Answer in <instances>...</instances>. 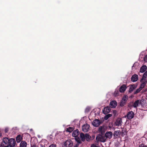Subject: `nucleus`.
Returning <instances> with one entry per match:
<instances>
[{
  "label": "nucleus",
  "instance_id": "obj_1",
  "mask_svg": "<svg viewBox=\"0 0 147 147\" xmlns=\"http://www.w3.org/2000/svg\"><path fill=\"white\" fill-rule=\"evenodd\" d=\"M16 144L15 140L13 138H3L0 147H14Z\"/></svg>",
  "mask_w": 147,
  "mask_h": 147
},
{
  "label": "nucleus",
  "instance_id": "obj_2",
  "mask_svg": "<svg viewBox=\"0 0 147 147\" xmlns=\"http://www.w3.org/2000/svg\"><path fill=\"white\" fill-rule=\"evenodd\" d=\"M80 134V132L78 130H76L74 131L72 135L73 137L75 138L77 142L79 143H81V141L80 140V139L78 137V136Z\"/></svg>",
  "mask_w": 147,
  "mask_h": 147
},
{
  "label": "nucleus",
  "instance_id": "obj_3",
  "mask_svg": "<svg viewBox=\"0 0 147 147\" xmlns=\"http://www.w3.org/2000/svg\"><path fill=\"white\" fill-rule=\"evenodd\" d=\"M80 138L81 140L83 142L86 140L88 141L90 140L91 137L90 136L87 134H84L83 133H81L80 134Z\"/></svg>",
  "mask_w": 147,
  "mask_h": 147
},
{
  "label": "nucleus",
  "instance_id": "obj_4",
  "mask_svg": "<svg viewBox=\"0 0 147 147\" xmlns=\"http://www.w3.org/2000/svg\"><path fill=\"white\" fill-rule=\"evenodd\" d=\"M128 98V96L127 95H125L123 97L120 103L121 106L123 107L124 106Z\"/></svg>",
  "mask_w": 147,
  "mask_h": 147
},
{
  "label": "nucleus",
  "instance_id": "obj_5",
  "mask_svg": "<svg viewBox=\"0 0 147 147\" xmlns=\"http://www.w3.org/2000/svg\"><path fill=\"white\" fill-rule=\"evenodd\" d=\"M96 139L98 141L102 142H105L106 141V138L105 136H102L101 135H98L96 137Z\"/></svg>",
  "mask_w": 147,
  "mask_h": 147
},
{
  "label": "nucleus",
  "instance_id": "obj_6",
  "mask_svg": "<svg viewBox=\"0 0 147 147\" xmlns=\"http://www.w3.org/2000/svg\"><path fill=\"white\" fill-rule=\"evenodd\" d=\"M73 145V142L70 140H66L64 143V145L66 147H71Z\"/></svg>",
  "mask_w": 147,
  "mask_h": 147
},
{
  "label": "nucleus",
  "instance_id": "obj_7",
  "mask_svg": "<svg viewBox=\"0 0 147 147\" xmlns=\"http://www.w3.org/2000/svg\"><path fill=\"white\" fill-rule=\"evenodd\" d=\"M101 122L98 119H95L92 122V125L95 127H98L101 124Z\"/></svg>",
  "mask_w": 147,
  "mask_h": 147
},
{
  "label": "nucleus",
  "instance_id": "obj_8",
  "mask_svg": "<svg viewBox=\"0 0 147 147\" xmlns=\"http://www.w3.org/2000/svg\"><path fill=\"white\" fill-rule=\"evenodd\" d=\"M140 81L141 83L140 86H141V88H143L145 86L147 83V82L146 79L145 78H142L141 79Z\"/></svg>",
  "mask_w": 147,
  "mask_h": 147
},
{
  "label": "nucleus",
  "instance_id": "obj_9",
  "mask_svg": "<svg viewBox=\"0 0 147 147\" xmlns=\"http://www.w3.org/2000/svg\"><path fill=\"white\" fill-rule=\"evenodd\" d=\"M90 127V126L89 125L86 124L84 125L82 127V131L84 132H86L88 131Z\"/></svg>",
  "mask_w": 147,
  "mask_h": 147
},
{
  "label": "nucleus",
  "instance_id": "obj_10",
  "mask_svg": "<svg viewBox=\"0 0 147 147\" xmlns=\"http://www.w3.org/2000/svg\"><path fill=\"white\" fill-rule=\"evenodd\" d=\"M134 113L133 111H129L127 113V117L129 119H131L134 117Z\"/></svg>",
  "mask_w": 147,
  "mask_h": 147
},
{
  "label": "nucleus",
  "instance_id": "obj_11",
  "mask_svg": "<svg viewBox=\"0 0 147 147\" xmlns=\"http://www.w3.org/2000/svg\"><path fill=\"white\" fill-rule=\"evenodd\" d=\"M113 133L111 131H108L105 134V137L106 138H109V139H111L112 137Z\"/></svg>",
  "mask_w": 147,
  "mask_h": 147
},
{
  "label": "nucleus",
  "instance_id": "obj_12",
  "mask_svg": "<svg viewBox=\"0 0 147 147\" xmlns=\"http://www.w3.org/2000/svg\"><path fill=\"white\" fill-rule=\"evenodd\" d=\"M110 108L109 107H105L102 111L103 113L105 114H107L110 112Z\"/></svg>",
  "mask_w": 147,
  "mask_h": 147
},
{
  "label": "nucleus",
  "instance_id": "obj_13",
  "mask_svg": "<svg viewBox=\"0 0 147 147\" xmlns=\"http://www.w3.org/2000/svg\"><path fill=\"white\" fill-rule=\"evenodd\" d=\"M110 105L111 108H114L117 106V102L115 100L112 101L110 102Z\"/></svg>",
  "mask_w": 147,
  "mask_h": 147
},
{
  "label": "nucleus",
  "instance_id": "obj_14",
  "mask_svg": "<svg viewBox=\"0 0 147 147\" xmlns=\"http://www.w3.org/2000/svg\"><path fill=\"white\" fill-rule=\"evenodd\" d=\"M138 76L135 74L132 76L131 78V80L134 82L137 81L138 79Z\"/></svg>",
  "mask_w": 147,
  "mask_h": 147
},
{
  "label": "nucleus",
  "instance_id": "obj_15",
  "mask_svg": "<svg viewBox=\"0 0 147 147\" xmlns=\"http://www.w3.org/2000/svg\"><path fill=\"white\" fill-rule=\"evenodd\" d=\"M142 100H141L140 101L139 100H138L136 101L133 105V107L135 108H136L137 107H138L139 103H140V104H142Z\"/></svg>",
  "mask_w": 147,
  "mask_h": 147
},
{
  "label": "nucleus",
  "instance_id": "obj_16",
  "mask_svg": "<svg viewBox=\"0 0 147 147\" xmlns=\"http://www.w3.org/2000/svg\"><path fill=\"white\" fill-rule=\"evenodd\" d=\"M122 123V120L121 119L118 118L117 119L115 123V125L116 126L121 125Z\"/></svg>",
  "mask_w": 147,
  "mask_h": 147
},
{
  "label": "nucleus",
  "instance_id": "obj_17",
  "mask_svg": "<svg viewBox=\"0 0 147 147\" xmlns=\"http://www.w3.org/2000/svg\"><path fill=\"white\" fill-rule=\"evenodd\" d=\"M126 86L125 85H123L119 89V91L121 92H123L126 89Z\"/></svg>",
  "mask_w": 147,
  "mask_h": 147
},
{
  "label": "nucleus",
  "instance_id": "obj_18",
  "mask_svg": "<svg viewBox=\"0 0 147 147\" xmlns=\"http://www.w3.org/2000/svg\"><path fill=\"white\" fill-rule=\"evenodd\" d=\"M147 66L146 65H142L140 69V72L141 73H143L146 70Z\"/></svg>",
  "mask_w": 147,
  "mask_h": 147
},
{
  "label": "nucleus",
  "instance_id": "obj_19",
  "mask_svg": "<svg viewBox=\"0 0 147 147\" xmlns=\"http://www.w3.org/2000/svg\"><path fill=\"white\" fill-rule=\"evenodd\" d=\"M98 131L102 134H103L105 132V129L103 127H100L98 128Z\"/></svg>",
  "mask_w": 147,
  "mask_h": 147
},
{
  "label": "nucleus",
  "instance_id": "obj_20",
  "mask_svg": "<svg viewBox=\"0 0 147 147\" xmlns=\"http://www.w3.org/2000/svg\"><path fill=\"white\" fill-rule=\"evenodd\" d=\"M27 143L24 141H22L21 142L20 147H26Z\"/></svg>",
  "mask_w": 147,
  "mask_h": 147
},
{
  "label": "nucleus",
  "instance_id": "obj_21",
  "mask_svg": "<svg viewBox=\"0 0 147 147\" xmlns=\"http://www.w3.org/2000/svg\"><path fill=\"white\" fill-rule=\"evenodd\" d=\"M47 143V141L45 140H42L40 143V145L42 147H45L46 143Z\"/></svg>",
  "mask_w": 147,
  "mask_h": 147
},
{
  "label": "nucleus",
  "instance_id": "obj_22",
  "mask_svg": "<svg viewBox=\"0 0 147 147\" xmlns=\"http://www.w3.org/2000/svg\"><path fill=\"white\" fill-rule=\"evenodd\" d=\"M22 139V137L20 135H18L16 137V140L17 143H19Z\"/></svg>",
  "mask_w": 147,
  "mask_h": 147
},
{
  "label": "nucleus",
  "instance_id": "obj_23",
  "mask_svg": "<svg viewBox=\"0 0 147 147\" xmlns=\"http://www.w3.org/2000/svg\"><path fill=\"white\" fill-rule=\"evenodd\" d=\"M120 134L121 132L120 131H117L115 132L113 135L115 137L117 138L120 136Z\"/></svg>",
  "mask_w": 147,
  "mask_h": 147
},
{
  "label": "nucleus",
  "instance_id": "obj_24",
  "mask_svg": "<svg viewBox=\"0 0 147 147\" xmlns=\"http://www.w3.org/2000/svg\"><path fill=\"white\" fill-rule=\"evenodd\" d=\"M74 129L73 127H69V128L67 129L66 131L69 132H72Z\"/></svg>",
  "mask_w": 147,
  "mask_h": 147
},
{
  "label": "nucleus",
  "instance_id": "obj_25",
  "mask_svg": "<svg viewBox=\"0 0 147 147\" xmlns=\"http://www.w3.org/2000/svg\"><path fill=\"white\" fill-rule=\"evenodd\" d=\"M112 116V115L111 114H108L107 115H106L105 116V117H104V119L105 120H107V119H108L109 117H111Z\"/></svg>",
  "mask_w": 147,
  "mask_h": 147
},
{
  "label": "nucleus",
  "instance_id": "obj_26",
  "mask_svg": "<svg viewBox=\"0 0 147 147\" xmlns=\"http://www.w3.org/2000/svg\"><path fill=\"white\" fill-rule=\"evenodd\" d=\"M142 88H141V86H140V88H139L137 89L136 90L134 94H136L139 92L142 89Z\"/></svg>",
  "mask_w": 147,
  "mask_h": 147
},
{
  "label": "nucleus",
  "instance_id": "obj_27",
  "mask_svg": "<svg viewBox=\"0 0 147 147\" xmlns=\"http://www.w3.org/2000/svg\"><path fill=\"white\" fill-rule=\"evenodd\" d=\"M47 138L48 140L51 141L53 139V136L52 135H50L48 136Z\"/></svg>",
  "mask_w": 147,
  "mask_h": 147
},
{
  "label": "nucleus",
  "instance_id": "obj_28",
  "mask_svg": "<svg viewBox=\"0 0 147 147\" xmlns=\"http://www.w3.org/2000/svg\"><path fill=\"white\" fill-rule=\"evenodd\" d=\"M147 77V71H146L143 74L142 78H144L146 79Z\"/></svg>",
  "mask_w": 147,
  "mask_h": 147
},
{
  "label": "nucleus",
  "instance_id": "obj_29",
  "mask_svg": "<svg viewBox=\"0 0 147 147\" xmlns=\"http://www.w3.org/2000/svg\"><path fill=\"white\" fill-rule=\"evenodd\" d=\"M134 89V88L132 86H130L129 88V92H131Z\"/></svg>",
  "mask_w": 147,
  "mask_h": 147
},
{
  "label": "nucleus",
  "instance_id": "obj_30",
  "mask_svg": "<svg viewBox=\"0 0 147 147\" xmlns=\"http://www.w3.org/2000/svg\"><path fill=\"white\" fill-rule=\"evenodd\" d=\"M144 61L145 62H147V55H146L144 57Z\"/></svg>",
  "mask_w": 147,
  "mask_h": 147
},
{
  "label": "nucleus",
  "instance_id": "obj_31",
  "mask_svg": "<svg viewBox=\"0 0 147 147\" xmlns=\"http://www.w3.org/2000/svg\"><path fill=\"white\" fill-rule=\"evenodd\" d=\"M139 147H147L146 145L143 144H142L140 145Z\"/></svg>",
  "mask_w": 147,
  "mask_h": 147
},
{
  "label": "nucleus",
  "instance_id": "obj_32",
  "mask_svg": "<svg viewBox=\"0 0 147 147\" xmlns=\"http://www.w3.org/2000/svg\"><path fill=\"white\" fill-rule=\"evenodd\" d=\"M8 130H9V128H8V127L5 128V133L7 132L8 131Z\"/></svg>",
  "mask_w": 147,
  "mask_h": 147
},
{
  "label": "nucleus",
  "instance_id": "obj_33",
  "mask_svg": "<svg viewBox=\"0 0 147 147\" xmlns=\"http://www.w3.org/2000/svg\"><path fill=\"white\" fill-rule=\"evenodd\" d=\"M77 143H78L76 144L74 146V147H78V146L80 143L78 142Z\"/></svg>",
  "mask_w": 147,
  "mask_h": 147
},
{
  "label": "nucleus",
  "instance_id": "obj_34",
  "mask_svg": "<svg viewBox=\"0 0 147 147\" xmlns=\"http://www.w3.org/2000/svg\"><path fill=\"white\" fill-rule=\"evenodd\" d=\"M56 145L55 144H52L49 147H56Z\"/></svg>",
  "mask_w": 147,
  "mask_h": 147
},
{
  "label": "nucleus",
  "instance_id": "obj_35",
  "mask_svg": "<svg viewBox=\"0 0 147 147\" xmlns=\"http://www.w3.org/2000/svg\"><path fill=\"white\" fill-rule=\"evenodd\" d=\"M89 111V109H88L87 108H86V110H85V112H88Z\"/></svg>",
  "mask_w": 147,
  "mask_h": 147
},
{
  "label": "nucleus",
  "instance_id": "obj_36",
  "mask_svg": "<svg viewBox=\"0 0 147 147\" xmlns=\"http://www.w3.org/2000/svg\"><path fill=\"white\" fill-rule=\"evenodd\" d=\"M91 147H96V146L94 144L91 145Z\"/></svg>",
  "mask_w": 147,
  "mask_h": 147
},
{
  "label": "nucleus",
  "instance_id": "obj_37",
  "mask_svg": "<svg viewBox=\"0 0 147 147\" xmlns=\"http://www.w3.org/2000/svg\"><path fill=\"white\" fill-rule=\"evenodd\" d=\"M1 133L0 132V137H1Z\"/></svg>",
  "mask_w": 147,
  "mask_h": 147
}]
</instances>
